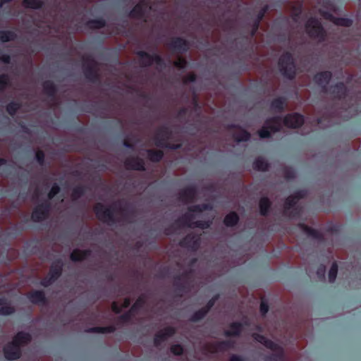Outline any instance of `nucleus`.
<instances>
[{
  "instance_id": "31",
  "label": "nucleus",
  "mask_w": 361,
  "mask_h": 361,
  "mask_svg": "<svg viewBox=\"0 0 361 361\" xmlns=\"http://www.w3.org/2000/svg\"><path fill=\"white\" fill-rule=\"evenodd\" d=\"M119 211L121 212L123 219L126 221L133 217L135 214V208L127 202L123 207L119 208Z\"/></svg>"
},
{
  "instance_id": "20",
  "label": "nucleus",
  "mask_w": 361,
  "mask_h": 361,
  "mask_svg": "<svg viewBox=\"0 0 361 361\" xmlns=\"http://www.w3.org/2000/svg\"><path fill=\"white\" fill-rule=\"evenodd\" d=\"M269 6L268 4H266L260 9V11L257 14L256 18L253 20V23L252 25V29L250 31V37H253L256 35V33L259 27L261 21L263 20V18L265 16V14L269 11Z\"/></svg>"
},
{
  "instance_id": "14",
  "label": "nucleus",
  "mask_w": 361,
  "mask_h": 361,
  "mask_svg": "<svg viewBox=\"0 0 361 361\" xmlns=\"http://www.w3.org/2000/svg\"><path fill=\"white\" fill-rule=\"evenodd\" d=\"M197 195V188L191 185L182 189L179 192L178 199L184 203L192 202Z\"/></svg>"
},
{
  "instance_id": "38",
  "label": "nucleus",
  "mask_w": 361,
  "mask_h": 361,
  "mask_svg": "<svg viewBox=\"0 0 361 361\" xmlns=\"http://www.w3.org/2000/svg\"><path fill=\"white\" fill-rule=\"evenodd\" d=\"M171 134V130L167 126H162L161 127L157 132L154 140V143L157 141V136H159V138L162 140L163 142H168L169 138L170 137Z\"/></svg>"
},
{
  "instance_id": "1",
  "label": "nucleus",
  "mask_w": 361,
  "mask_h": 361,
  "mask_svg": "<svg viewBox=\"0 0 361 361\" xmlns=\"http://www.w3.org/2000/svg\"><path fill=\"white\" fill-rule=\"evenodd\" d=\"M289 128H299L305 122L303 115L299 113L288 114L282 119L281 116H276L267 118L264 122V126L258 130L257 133L260 138L267 139L271 137L272 133L279 132L281 130V123Z\"/></svg>"
},
{
  "instance_id": "48",
  "label": "nucleus",
  "mask_w": 361,
  "mask_h": 361,
  "mask_svg": "<svg viewBox=\"0 0 361 361\" xmlns=\"http://www.w3.org/2000/svg\"><path fill=\"white\" fill-rule=\"evenodd\" d=\"M11 85L10 77L6 73L0 75V93Z\"/></svg>"
},
{
  "instance_id": "15",
  "label": "nucleus",
  "mask_w": 361,
  "mask_h": 361,
  "mask_svg": "<svg viewBox=\"0 0 361 361\" xmlns=\"http://www.w3.org/2000/svg\"><path fill=\"white\" fill-rule=\"evenodd\" d=\"M124 166L128 170L145 171L146 170L144 160L136 156L130 157L124 161Z\"/></svg>"
},
{
  "instance_id": "23",
  "label": "nucleus",
  "mask_w": 361,
  "mask_h": 361,
  "mask_svg": "<svg viewBox=\"0 0 361 361\" xmlns=\"http://www.w3.org/2000/svg\"><path fill=\"white\" fill-rule=\"evenodd\" d=\"M43 92L51 100H55L58 92L57 86L51 80H45L42 83Z\"/></svg>"
},
{
  "instance_id": "17",
  "label": "nucleus",
  "mask_w": 361,
  "mask_h": 361,
  "mask_svg": "<svg viewBox=\"0 0 361 361\" xmlns=\"http://www.w3.org/2000/svg\"><path fill=\"white\" fill-rule=\"evenodd\" d=\"M30 302L34 305H44L48 300L43 290H35L28 293L27 295Z\"/></svg>"
},
{
  "instance_id": "29",
  "label": "nucleus",
  "mask_w": 361,
  "mask_h": 361,
  "mask_svg": "<svg viewBox=\"0 0 361 361\" xmlns=\"http://www.w3.org/2000/svg\"><path fill=\"white\" fill-rule=\"evenodd\" d=\"M286 106V99L283 97H279L274 99L270 104L271 109L279 113L283 111Z\"/></svg>"
},
{
  "instance_id": "24",
  "label": "nucleus",
  "mask_w": 361,
  "mask_h": 361,
  "mask_svg": "<svg viewBox=\"0 0 361 361\" xmlns=\"http://www.w3.org/2000/svg\"><path fill=\"white\" fill-rule=\"evenodd\" d=\"M92 255V250L75 249L70 255V259L74 262H82Z\"/></svg>"
},
{
  "instance_id": "30",
  "label": "nucleus",
  "mask_w": 361,
  "mask_h": 361,
  "mask_svg": "<svg viewBox=\"0 0 361 361\" xmlns=\"http://www.w3.org/2000/svg\"><path fill=\"white\" fill-rule=\"evenodd\" d=\"M271 202L267 197H262L259 201V213L262 216H267L271 207Z\"/></svg>"
},
{
  "instance_id": "51",
  "label": "nucleus",
  "mask_w": 361,
  "mask_h": 361,
  "mask_svg": "<svg viewBox=\"0 0 361 361\" xmlns=\"http://www.w3.org/2000/svg\"><path fill=\"white\" fill-rule=\"evenodd\" d=\"M212 221H196L192 222L193 228H198L201 229H207L212 225Z\"/></svg>"
},
{
  "instance_id": "50",
  "label": "nucleus",
  "mask_w": 361,
  "mask_h": 361,
  "mask_svg": "<svg viewBox=\"0 0 361 361\" xmlns=\"http://www.w3.org/2000/svg\"><path fill=\"white\" fill-rule=\"evenodd\" d=\"M338 273V264L336 262H334L330 268L329 271V281L330 283H334L336 280V276Z\"/></svg>"
},
{
  "instance_id": "32",
  "label": "nucleus",
  "mask_w": 361,
  "mask_h": 361,
  "mask_svg": "<svg viewBox=\"0 0 361 361\" xmlns=\"http://www.w3.org/2000/svg\"><path fill=\"white\" fill-rule=\"evenodd\" d=\"M240 221L238 214L235 212H231L224 219V224L226 227L235 226Z\"/></svg>"
},
{
  "instance_id": "11",
  "label": "nucleus",
  "mask_w": 361,
  "mask_h": 361,
  "mask_svg": "<svg viewBox=\"0 0 361 361\" xmlns=\"http://www.w3.org/2000/svg\"><path fill=\"white\" fill-rule=\"evenodd\" d=\"M3 353L7 360H16L22 355L21 348L12 341L6 343L3 348Z\"/></svg>"
},
{
  "instance_id": "37",
  "label": "nucleus",
  "mask_w": 361,
  "mask_h": 361,
  "mask_svg": "<svg viewBox=\"0 0 361 361\" xmlns=\"http://www.w3.org/2000/svg\"><path fill=\"white\" fill-rule=\"evenodd\" d=\"M87 186L84 185H78L74 187L71 192V199L73 201L78 200L80 197L85 195L87 192Z\"/></svg>"
},
{
  "instance_id": "44",
  "label": "nucleus",
  "mask_w": 361,
  "mask_h": 361,
  "mask_svg": "<svg viewBox=\"0 0 361 361\" xmlns=\"http://www.w3.org/2000/svg\"><path fill=\"white\" fill-rule=\"evenodd\" d=\"M147 302L146 295L145 294H142L136 300L135 303L131 306L130 310L133 312H137L139 310L143 307Z\"/></svg>"
},
{
  "instance_id": "41",
  "label": "nucleus",
  "mask_w": 361,
  "mask_h": 361,
  "mask_svg": "<svg viewBox=\"0 0 361 361\" xmlns=\"http://www.w3.org/2000/svg\"><path fill=\"white\" fill-rule=\"evenodd\" d=\"M23 6L25 8L41 9L44 6L42 0H23Z\"/></svg>"
},
{
  "instance_id": "2",
  "label": "nucleus",
  "mask_w": 361,
  "mask_h": 361,
  "mask_svg": "<svg viewBox=\"0 0 361 361\" xmlns=\"http://www.w3.org/2000/svg\"><path fill=\"white\" fill-rule=\"evenodd\" d=\"M305 28L310 38L316 39L319 42H324L326 40L327 32L321 21L316 17L309 18L305 24Z\"/></svg>"
},
{
  "instance_id": "56",
  "label": "nucleus",
  "mask_w": 361,
  "mask_h": 361,
  "mask_svg": "<svg viewBox=\"0 0 361 361\" xmlns=\"http://www.w3.org/2000/svg\"><path fill=\"white\" fill-rule=\"evenodd\" d=\"M219 294H216L214 295L208 302L206 304V305L204 307H203V308L207 310V312H209L210 311V310L214 307V305H215L216 302L219 300Z\"/></svg>"
},
{
  "instance_id": "36",
  "label": "nucleus",
  "mask_w": 361,
  "mask_h": 361,
  "mask_svg": "<svg viewBox=\"0 0 361 361\" xmlns=\"http://www.w3.org/2000/svg\"><path fill=\"white\" fill-rule=\"evenodd\" d=\"M195 219V216L192 214L186 213L182 216L180 219H177L175 224H181L183 226L193 228L192 220Z\"/></svg>"
},
{
  "instance_id": "34",
  "label": "nucleus",
  "mask_w": 361,
  "mask_h": 361,
  "mask_svg": "<svg viewBox=\"0 0 361 361\" xmlns=\"http://www.w3.org/2000/svg\"><path fill=\"white\" fill-rule=\"evenodd\" d=\"M252 167L258 171H267L269 169V164L263 157H259L253 161Z\"/></svg>"
},
{
  "instance_id": "19",
  "label": "nucleus",
  "mask_w": 361,
  "mask_h": 361,
  "mask_svg": "<svg viewBox=\"0 0 361 361\" xmlns=\"http://www.w3.org/2000/svg\"><path fill=\"white\" fill-rule=\"evenodd\" d=\"M253 338L256 341L262 344L267 348L272 351H278L279 350H281L282 348L279 345H278L273 341L267 338L264 335L255 333L253 334Z\"/></svg>"
},
{
  "instance_id": "49",
  "label": "nucleus",
  "mask_w": 361,
  "mask_h": 361,
  "mask_svg": "<svg viewBox=\"0 0 361 361\" xmlns=\"http://www.w3.org/2000/svg\"><path fill=\"white\" fill-rule=\"evenodd\" d=\"M275 353H272L266 357L267 361H282L283 359V348L278 351H275Z\"/></svg>"
},
{
  "instance_id": "54",
  "label": "nucleus",
  "mask_w": 361,
  "mask_h": 361,
  "mask_svg": "<svg viewBox=\"0 0 361 361\" xmlns=\"http://www.w3.org/2000/svg\"><path fill=\"white\" fill-rule=\"evenodd\" d=\"M170 350L174 355H181L183 354L184 349L180 344H173L171 346Z\"/></svg>"
},
{
  "instance_id": "47",
  "label": "nucleus",
  "mask_w": 361,
  "mask_h": 361,
  "mask_svg": "<svg viewBox=\"0 0 361 361\" xmlns=\"http://www.w3.org/2000/svg\"><path fill=\"white\" fill-rule=\"evenodd\" d=\"M207 314L208 312L207 310L202 307L191 315L190 317V321L192 322H197L204 319Z\"/></svg>"
},
{
  "instance_id": "27",
  "label": "nucleus",
  "mask_w": 361,
  "mask_h": 361,
  "mask_svg": "<svg viewBox=\"0 0 361 361\" xmlns=\"http://www.w3.org/2000/svg\"><path fill=\"white\" fill-rule=\"evenodd\" d=\"M63 263L61 259H56L50 266L49 272L54 275L55 279H59L63 273Z\"/></svg>"
},
{
  "instance_id": "22",
  "label": "nucleus",
  "mask_w": 361,
  "mask_h": 361,
  "mask_svg": "<svg viewBox=\"0 0 361 361\" xmlns=\"http://www.w3.org/2000/svg\"><path fill=\"white\" fill-rule=\"evenodd\" d=\"M298 227L309 237L313 239L322 241L324 240V235L318 230L314 229L304 223H300Z\"/></svg>"
},
{
  "instance_id": "53",
  "label": "nucleus",
  "mask_w": 361,
  "mask_h": 361,
  "mask_svg": "<svg viewBox=\"0 0 361 361\" xmlns=\"http://www.w3.org/2000/svg\"><path fill=\"white\" fill-rule=\"evenodd\" d=\"M134 313L135 312L131 311V310L130 309L127 312L121 314L119 317V321L121 323H123V324H126V323L130 322L131 321V319H132V317H133Z\"/></svg>"
},
{
  "instance_id": "13",
  "label": "nucleus",
  "mask_w": 361,
  "mask_h": 361,
  "mask_svg": "<svg viewBox=\"0 0 361 361\" xmlns=\"http://www.w3.org/2000/svg\"><path fill=\"white\" fill-rule=\"evenodd\" d=\"M328 92H329L334 99L341 100L348 96V90L344 82H338L331 85L329 89L328 88Z\"/></svg>"
},
{
  "instance_id": "7",
  "label": "nucleus",
  "mask_w": 361,
  "mask_h": 361,
  "mask_svg": "<svg viewBox=\"0 0 361 361\" xmlns=\"http://www.w3.org/2000/svg\"><path fill=\"white\" fill-rule=\"evenodd\" d=\"M51 209V203L46 200L36 206L32 210L31 219L34 222L39 223L48 218Z\"/></svg>"
},
{
  "instance_id": "42",
  "label": "nucleus",
  "mask_w": 361,
  "mask_h": 361,
  "mask_svg": "<svg viewBox=\"0 0 361 361\" xmlns=\"http://www.w3.org/2000/svg\"><path fill=\"white\" fill-rule=\"evenodd\" d=\"M213 209V207L211 204L209 203H203L200 204H195L191 206L188 208V210L191 212H202L204 211H210Z\"/></svg>"
},
{
  "instance_id": "3",
  "label": "nucleus",
  "mask_w": 361,
  "mask_h": 361,
  "mask_svg": "<svg viewBox=\"0 0 361 361\" xmlns=\"http://www.w3.org/2000/svg\"><path fill=\"white\" fill-rule=\"evenodd\" d=\"M82 72L85 78L92 83L100 81V74L98 68V62L91 56L85 55L82 57Z\"/></svg>"
},
{
  "instance_id": "10",
  "label": "nucleus",
  "mask_w": 361,
  "mask_h": 361,
  "mask_svg": "<svg viewBox=\"0 0 361 361\" xmlns=\"http://www.w3.org/2000/svg\"><path fill=\"white\" fill-rule=\"evenodd\" d=\"M332 73L329 71H321L316 73L313 77L314 82L322 88L324 93L328 92V85L332 78Z\"/></svg>"
},
{
  "instance_id": "18",
  "label": "nucleus",
  "mask_w": 361,
  "mask_h": 361,
  "mask_svg": "<svg viewBox=\"0 0 361 361\" xmlns=\"http://www.w3.org/2000/svg\"><path fill=\"white\" fill-rule=\"evenodd\" d=\"M233 343L231 341H221L210 343L207 345L208 350L212 353L224 352L233 348Z\"/></svg>"
},
{
  "instance_id": "9",
  "label": "nucleus",
  "mask_w": 361,
  "mask_h": 361,
  "mask_svg": "<svg viewBox=\"0 0 361 361\" xmlns=\"http://www.w3.org/2000/svg\"><path fill=\"white\" fill-rule=\"evenodd\" d=\"M168 46L173 51L178 54L186 53L190 47L188 40L181 37H172Z\"/></svg>"
},
{
  "instance_id": "62",
  "label": "nucleus",
  "mask_w": 361,
  "mask_h": 361,
  "mask_svg": "<svg viewBox=\"0 0 361 361\" xmlns=\"http://www.w3.org/2000/svg\"><path fill=\"white\" fill-rule=\"evenodd\" d=\"M197 80V75L196 74L191 73L188 74L184 78H183V83L184 84H188L190 82H195Z\"/></svg>"
},
{
  "instance_id": "6",
  "label": "nucleus",
  "mask_w": 361,
  "mask_h": 361,
  "mask_svg": "<svg viewBox=\"0 0 361 361\" xmlns=\"http://www.w3.org/2000/svg\"><path fill=\"white\" fill-rule=\"evenodd\" d=\"M136 55L140 58L139 63L142 67H149L154 63L159 68H166L164 59L158 54H149L145 51H137Z\"/></svg>"
},
{
  "instance_id": "61",
  "label": "nucleus",
  "mask_w": 361,
  "mask_h": 361,
  "mask_svg": "<svg viewBox=\"0 0 361 361\" xmlns=\"http://www.w3.org/2000/svg\"><path fill=\"white\" fill-rule=\"evenodd\" d=\"M293 20L295 21H296L300 18V16L302 13V4H300L298 6H294L293 8Z\"/></svg>"
},
{
  "instance_id": "52",
  "label": "nucleus",
  "mask_w": 361,
  "mask_h": 361,
  "mask_svg": "<svg viewBox=\"0 0 361 361\" xmlns=\"http://www.w3.org/2000/svg\"><path fill=\"white\" fill-rule=\"evenodd\" d=\"M283 175L285 179L288 180H293L295 178V171L290 167H285L283 171Z\"/></svg>"
},
{
  "instance_id": "57",
  "label": "nucleus",
  "mask_w": 361,
  "mask_h": 361,
  "mask_svg": "<svg viewBox=\"0 0 361 361\" xmlns=\"http://www.w3.org/2000/svg\"><path fill=\"white\" fill-rule=\"evenodd\" d=\"M188 61L183 57H179L173 62V66L178 69H184L187 67Z\"/></svg>"
},
{
  "instance_id": "55",
  "label": "nucleus",
  "mask_w": 361,
  "mask_h": 361,
  "mask_svg": "<svg viewBox=\"0 0 361 361\" xmlns=\"http://www.w3.org/2000/svg\"><path fill=\"white\" fill-rule=\"evenodd\" d=\"M35 159L40 166H44L45 163V154L41 150L38 149L35 152Z\"/></svg>"
},
{
  "instance_id": "40",
  "label": "nucleus",
  "mask_w": 361,
  "mask_h": 361,
  "mask_svg": "<svg viewBox=\"0 0 361 361\" xmlns=\"http://www.w3.org/2000/svg\"><path fill=\"white\" fill-rule=\"evenodd\" d=\"M17 38L16 33L13 30H0V42L5 43L14 41Z\"/></svg>"
},
{
  "instance_id": "58",
  "label": "nucleus",
  "mask_w": 361,
  "mask_h": 361,
  "mask_svg": "<svg viewBox=\"0 0 361 361\" xmlns=\"http://www.w3.org/2000/svg\"><path fill=\"white\" fill-rule=\"evenodd\" d=\"M174 286L176 287V291L178 292V295L180 297L183 296V293L185 291V284L178 281V280L175 279Z\"/></svg>"
},
{
  "instance_id": "63",
  "label": "nucleus",
  "mask_w": 361,
  "mask_h": 361,
  "mask_svg": "<svg viewBox=\"0 0 361 361\" xmlns=\"http://www.w3.org/2000/svg\"><path fill=\"white\" fill-rule=\"evenodd\" d=\"M87 333H99L104 334V326H94L88 328L85 330Z\"/></svg>"
},
{
  "instance_id": "12",
  "label": "nucleus",
  "mask_w": 361,
  "mask_h": 361,
  "mask_svg": "<svg viewBox=\"0 0 361 361\" xmlns=\"http://www.w3.org/2000/svg\"><path fill=\"white\" fill-rule=\"evenodd\" d=\"M176 333V329L173 326H166L157 332L154 337L153 343L156 348H159L161 343L172 337Z\"/></svg>"
},
{
  "instance_id": "21",
  "label": "nucleus",
  "mask_w": 361,
  "mask_h": 361,
  "mask_svg": "<svg viewBox=\"0 0 361 361\" xmlns=\"http://www.w3.org/2000/svg\"><path fill=\"white\" fill-rule=\"evenodd\" d=\"M31 341V334L23 331L18 332L12 339V341L20 348L22 346L29 344Z\"/></svg>"
},
{
  "instance_id": "16",
  "label": "nucleus",
  "mask_w": 361,
  "mask_h": 361,
  "mask_svg": "<svg viewBox=\"0 0 361 361\" xmlns=\"http://www.w3.org/2000/svg\"><path fill=\"white\" fill-rule=\"evenodd\" d=\"M148 8V4L146 0H141L129 12L128 16L132 18L143 19L146 16V10Z\"/></svg>"
},
{
  "instance_id": "64",
  "label": "nucleus",
  "mask_w": 361,
  "mask_h": 361,
  "mask_svg": "<svg viewBox=\"0 0 361 361\" xmlns=\"http://www.w3.org/2000/svg\"><path fill=\"white\" fill-rule=\"evenodd\" d=\"M307 192L304 190H299L295 191L292 195L298 201L305 197Z\"/></svg>"
},
{
  "instance_id": "59",
  "label": "nucleus",
  "mask_w": 361,
  "mask_h": 361,
  "mask_svg": "<svg viewBox=\"0 0 361 361\" xmlns=\"http://www.w3.org/2000/svg\"><path fill=\"white\" fill-rule=\"evenodd\" d=\"M326 267L324 264H320L317 269V277L321 280L325 279Z\"/></svg>"
},
{
  "instance_id": "5",
  "label": "nucleus",
  "mask_w": 361,
  "mask_h": 361,
  "mask_svg": "<svg viewBox=\"0 0 361 361\" xmlns=\"http://www.w3.org/2000/svg\"><path fill=\"white\" fill-rule=\"evenodd\" d=\"M97 218L102 222L108 225H114L118 221L114 216V209L111 207H106L101 202L96 203L93 207Z\"/></svg>"
},
{
  "instance_id": "33",
  "label": "nucleus",
  "mask_w": 361,
  "mask_h": 361,
  "mask_svg": "<svg viewBox=\"0 0 361 361\" xmlns=\"http://www.w3.org/2000/svg\"><path fill=\"white\" fill-rule=\"evenodd\" d=\"M148 159L154 163H158L161 161L164 154L162 150L149 149L146 150Z\"/></svg>"
},
{
  "instance_id": "26",
  "label": "nucleus",
  "mask_w": 361,
  "mask_h": 361,
  "mask_svg": "<svg viewBox=\"0 0 361 361\" xmlns=\"http://www.w3.org/2000/svg\"><path fill=\"white\" fill-rule=\"evenodd\" d=\"M243 325L241 322H234L229 324V329L224 331L226 337L239 336L243 331Z\"/></svg>"
},
{
  "instance_id": "39",
  "label": "nucleus",
  "mask_w": 361,
  "mask_h": 361,
  "mask_svg": "<svg viewBox=\"0 0 361 361\" xmlns=\"http://www.w3.org/2000/svg\"><path fill=\"white\" fill-rule=\"evenodd\" d=\"M233 137L237 142H247L250 139L251 135L247 130L241 128L239 130V133H233Z\"/></svg>"
},
{
  "instance_id": "4",
  "label": "nucleus",
  "mask_w": 361,
  "mask_h": 361,
  "mask_svg": "<svg viewBox=\"0 0 361 361\" xmlns=\"http://www.w3.org/2000/svg\"><path fill=\"white\" fill-rule=\"evenodd\" d=\"M281 75L289 80H293L296 75V66L293 54L290 51L284 52L278 62Z\"/></svg>"
},
{
  "instance_id": "35",
  "label": "nucleus",
  "mask_w": 361,
  "mask_h": 361,
  "mask_svg": "<svg viewBox=\"0 0 361 361\" xmlns=\"http://www.w3.org/2000/svg\"><path fill=\"white\" fill-rule=\"evenodd\" d=\"M106 25V20L102 18L91 19L86 22L85 25L90 30H99L104 27Z\"/></svg>"
},
{
  "instance_id": "43",
  "label": "nucleus",
  "mask_w": 361,
  "mask_h": 361,
  "mask_svg": "<svg viewBox=\"0 0 361 361\" xmlns=\"http://www.w3.org/2000/svg\"><path fill=\"white\" fill-rule=\"evenodd\" d=\"M157 141L155 142V145L158 147L169 149H178L181 147L180 144H171L168 142H163L162 140L159 138L157 136Z\"/></svg>"
},
{
  "instance_id": "25",
  "label": "nucleus",
  "mask_w": 361,
  "mask_h": 361,
  "mask_svg": "<svg viewBox=\"0 0 361 361\" xmlns=\"http://www.w3.org/2000/svg\"><path fill=\"white\" fill-rule=\"evenodd\" d=\"M297 202L298 200L292 195H289L284 202V209L286 212L292 209L290 212V216L292 217H296L300 215V210L298 207H295Z\"/></svg>"
},
{
  "instance_id": "28",
  "label": "nucleus",
  "mask_w": 361,
  "mask_h": 361,
  "mask_svg": "<svg viewBox=\"0 0 361 361\" xmlns=\"http://www.w3.org/2000/svg\"><path fill=\"white\" fill-rule=\"evenodd\" d=\"M16 309L8 303L7 299L4 297L0 298V315L9 316L14 314Z\"/></svg>"
},
{
  "instance_id": "45",
  "label": "nucleus",
  "mask_w": 361,
  "mask_h": 361,
  "mask_svg": "<svg viewBox=\"0 0 361 361\" xmlns=\"http://www.w3.org/2000/svg\"><path fill=\"white\" fill-rule=\"evenodd\" d=\"M333 23L337 26L350 27L353 24V20L345 17H336Z\"/></svg>"
},
{
  "instance_id": "8",
  "label": "nucleus",
  "mask_w": 361,
  "mask_h": 361,
  "mask_svg": "<svg viewBox=\"0 0 361 361\" xmlns=\"http://www.w3.org/2000/svg\"><path fill=\"white\" fill-rule=\"evenodd\" d=\"M201 245L200 235L190 233L187 234L183 238L180 242L179 245L183 247L188 249L192 252H196L198 250Z\"/></svg>"
},
{
  "instance_id": "46",
  "label": "nucleus",
  "mask_w": 361,
  "mask_h": 361,
  "mask_svg": "<svg viewBox=\"0 0 361 361\" xmlns=\"http://www.w3.org/2000/svg\"><path fill=\"white\" fill-rule=\"evenodd\" d=\"M20 107L21 104L20 102L12 101L6 105V110L10 116H13L16 114Z\"/></svg>"
},
{
  "instance_id": "60",
  "label": "nucleus",
  "mask_w": 361,
  "mask_h": 361,
  "mask_svg": "<svg viewBox=\"0 0 361 361\" xmlns=\"http://www.w3.org/2000/svg\"><path fill=\"white\" fill-rule=\"evenodd\" d=\"M259 311L262 316H265L268 311H269V305L267 302H266L264 300H262L260 306H259Z\"/></svg>"
}]
</instances>
